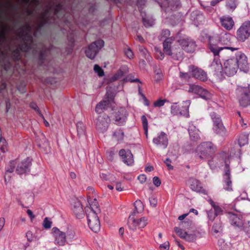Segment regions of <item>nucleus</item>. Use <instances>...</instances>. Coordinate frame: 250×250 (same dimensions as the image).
<instances>
[{"label":"nucleus","instance_id":"1","mask_svg":"<svg viewBox=\"0 0 250 250\" xmlns=\"http://www.w3.org/2000/svg\"><path fill=\"white\" fill-rule=\"evenodd\" d=\"M176 39V37L171 36L170 38L165 40L163 43V51L166 55L171 56L173 59L178 60L183 57V52L178 45L173 44Z\"/></svg>","mask_w":250,"mask_h":250},{"label":"nucleus","instance_id":"2","mask_svg":"<svg viewBox=\"0 0 250 250\" xmlns=\"http://www.w3.org/2000/svg\"><path fill=\"white\" fill-rule=\"evenodd\" d=\"M237 99L241 106L245 107L250 105V84L238 85L236 89Z\"/></svg>","mask_w":250,"mask_h":250},{"label":"nucleus","instance_id":"3","mask_svg":"<svg viewBox=\"0 0 250 250\" xmlns=\"http://www.w3.org/2000/svg\"><path fill=\"white\" fill-rule=\"evenodd\" d=\"M216 151L215 146L209 142L201 144L196 148L197 155L201 159L211 158Z\"/></svg>","mask_w":250,"mask_h":250},{"label":"nucleus","instance_id":"4","mask_svg":"<svg viewBox=\"0 0 250 250\" xmlns=\"http://www.w3.org/2000/svg\"><path fill=\"white\" fill-rule=\"evenodd\" d=\"M11 166H13V168L11 169H8L7 171L12 172L14 171V168L17 165L16 169V172L19 174H22L26 172L28 168L31 165V161L29 158H27L25 160L20 161L19 160H16L10 162Z\"/></svg>","mask_w":250,"mask_h":250},{"label":"nucleus","instance_id":"5","mask_svg":"<svg viewBox=\"0 0 250 250\" xmlns=\"http://www.w3.org/2000/svg\"><path fill=\"white\" fill-rule=\"evenodd\" d=\"M250 36V21L244 22L236 32V38L239 42H244Z\"/></svg>","mask_w":250,"mask_h":250},{"label":"nucleus","instance_id":"6","mask_svg":"<svg viewBox=\"0 0 250 250\" xmlns=\"http://www.w3.org/2000/svg\"><path fill=\"white\" fill-rule=\"evenodd\" d=\"M104 45V42L103 40H98L92 42L85 51L86 56L90 59H93Z\"/></svg>","mask_w":250,"mask_h":250},{"label":"nucleus","instance_id":"7","mask_svg":"<svg viewBox=\"0 0 250 250\" xmlns=\"http://www.w3.org/2000/svg\"><path fill=\"white\" fill-rule=\"evenodd\" d=\"M237 69V62L234 58L228 59L224 62L223 71L227 76H233Z\"/></svg>","mask_w":250,"mask_h":250},{"label":"nucleus","instance_id":"8","mask_svg":"<svg viewBox=\"0 0 250 250\" xmlns=\"http://www.w3.org/2000/svg\"><path fill=\"white\" fill-rule=\"evenodd\" d=\"M176 42L179 43L182 48V50H185L187 53L193 52L196 47L195 42L189 38H183L178 39Z\"/></svg>","mask_w":250,"mask_h":250},{"label":"nucleus","instance_id":"9","mask_svg":"<svg viewBox=\"0 0 250 250\" xmlns=\"http://www.w3.org/2000/svg\"><path fill=\"white\" fill-rule=\"evenodd\" d=\"M230 224L235 229L243 230L250 238V220H230Z\"/></svg>","mask_w":250,"mask_h":250},{"label":"nucleus","instance_id":"10","mask_svg":"<svg viewBox=\"0 0 250 250\" xmlns=\"http://www.w3.org/2000/svg\"><path fill=\"white\" fill-rule=\"evenodd\" d=\"M215 42L216 39L213 37H210L209 38L208 47L210 51L213 53L214 56H218L219 55L220 52L224 49L230 50L231 51L238 50V48L228 46L222 47H218L216 44Z\"/></svg>","mask_w":250,"mask_h":250},{"label":"nucleus","instance_id":"11","mask_svg":"<svg viewBox=\"0 0 250 250\" xmlns=\"http://www.w3.org/2000/svg\"><path fill=\"white\" fill-rule=\"evenodd\" d=\"M153 143L158 147L166 149L168 144V139L166 133L161 132L153 139Z\"/></svg>","mask_w":250,"mask_h":250},{"label":"nucleus","instance_id":"12","mask_svg":"<svg viewBox=\"0 0 250 250\" xmlns=\"http://www.w3.org/2000/svg\"><path fill=\"white\" fill-rule=\"evenodd\" d=\"M188 92L197 94L206 100L209 99L211 97L210 94L207 90L194 84L189 85Z\"/></svg>","mask_w":250,"mask_h":250},{"label":"nucleus","instance_id":"13","mask_svg":"<svg viewBox=\"0 0 250 250\" xmlns=\"http://www.w3.org/2000/svg\"><path fill=\"white\" fill-rule=\"evenodd\" d=\"M178 227H175L180 231V232L183 233L184 231L191 232L195 231V226L191 220H180Z\"/></svg>","mask_w":250,"mask_h":250},{"label":"nucleus","instance_id":"14","mask_svg":"<svg viewBox=\"0 0 250 250\" xmlns=\"http://www.w3.org/2000/svg\"><path fill=\"white\" fill-rule=\"evenodd\" d=\"M237 62V68L245 72H247L249 70V63L248 61V58L246 55L244 53L240 54L237 56L236 59H235Z\"/></svg>","mask_w":250,"mask_h":250},{"label":"nucleus","instance_id":"15","mask_svg":"<svg viewBox=\"0 0 250 250\" xmlns=\"http://www.w3.org/2000/svg\"><path fill=\"white\" fill-rule=\"evenodd\" d=\"M189 69L191 74L195 79L203 82L208 80L207 73L202 69L195 66H190Z\"/></svg>","mask_w":250,"mask_h":250},{"label":"nucleus","instance_id":"16","mask_svg":"<svg viewBox=\"0 0 250 250\" xmlns=\"http://www.w3.org/2000/svg\"><path fill=\"white\" fill-rule=\"evenodd\" d=\"M119 155L126 165L130 166L134 164L133 156L130 150L121 149Z\"/></svg>","mask_w":250,"mask_h":250},{"label":"nucleus","instance_id":"17","mask_svg":"<svg viewBox=\"0 0 250 250\" xmlns=\"http://www.w3.org/2000/svg\"><path fill=\"white\" fill-rule=\"evenodd\" d=\"M211 118L213 122V128L214 131L217 134H224L226 132V129L223 125L221 119L214 114L211 115Z\"/></svg>","mask_w":250,"mask_h":250},{"label":"nucleus","instance_id":"18","mask_svg":"<svg viewBox=\"0 0 250 250\" xmlns=\"http://www.w3.org/2000/svg\"><path fill=\"white\" fill-rule=\"evenodd\" d=\"M106 97V100L100 102L96 106L95 111L98 114L102 113L104 110L106 109L108 105L111 103L114 102V97L112 96L109 97V95L107 93Z\"/></svg>","mask_w":250,"mask_h":250},{"label":"nucleus","instance_id":"19","mask_svg":"<svg viewBox=\"0 0 250 250\" xmlns=\"http://www.w3.org/2000/svg\"><path fill=\"white\" fill-rule=\"evenodd\" d=\"M52 232L55 238L56 242L59 245L63 246L66 242L65 233L61 231L57 228L54 227L52 229Z\"/></svg>","mask_w":250,"mask_h":250},{"label":"nucleus","instance_id":"20","mask_svg":"<svg viewBox=\"0 0 250 250\" xmlns=\"http://www.w3.org/2000/svg\"><path fill=\"white\" fill-rule=\"evenodd\" d=\"M147 220H128L127 225L129 229L134 230L145 227L147 224Z\"/></svg>","mask_w":250,"mask_h":250},{"label":"nucleus","instance_id":"21","mask_svg":"<svg viewBox=\"0 0 250 250\" xmlns=\"http://www.w3.org/2000/svg\"><path fill=\"white\" fill-rule=\"evenodd\" d=\"M220 21L222 26L227 30H230L234 26V21L229 16H223L220 19Z\"/></svg>","mask_w":250,"mask_h":250},{"label":"nucleus","instance_id":"22","mask_svg":"<svg viewBox=\"0 0 250 250\" xmlns=\"http://www.w3.org/2000/svg\"><path fill=\"white\" fill-rule=\"evenodd\" d=\"M127 113L125 109L121 108L116 113L115 116V124L117 125H123L125 121Z\"/></svg>","mask_w":250,"mask_h":250},{"label":"nucleus","instance_id":"23","mask_svg":"<svg viewBox=\"0 0 250 250\" xmlns=\"http://www.w3.org/2000/svg\"><path fill=\"white\" fill-rule=\"evenodd\" d=\"M174 231L181 238L185 240L186 241L192 242L196 239V236L194 233H188V231H184L183 233L180 232L179 229L174 228Z\"/></svg>","mask_w":250,"mask_h":250},{"label":"nucleus","instance_id":"24","mask_svg":"<svg viewBox=\"0 0 250 250\" xmlns=\"http://www.w3.org/2000/svg\"><path fill=\"white\" fill-rule=\"evenodd\" d=\"M134 210L129 216V219H133L137 216V214L141 213L144 210V205L141 200H137L134 203Z\"/></svg>","mask_w":250,"mask_h":250},{"label":"nucleus","instance_id":"25","mask_svg":"<svg viewBox=\"0 0 250 250\" xmlns=\"http://www.w3.org/2000/svg\"><path fill=\"white\" fill-rule=\"evenodd\" d=\"M188 184L191 189L196 192H200L202 189L201 182L197 179L190 178L188 180Z\"/></svg>","mask_w":250,"mask_h":250},{"label":"nucleus","instance_id":"26","mask_svg":"<svg viewBox=\"0 0 250 250\" xmlns=\"http://www.w3.org/2000/svg\"><path fill=\"white\" fill-rule=\"evenodd\" d=\"M233 38L232 35L229 33H222L220 35L218 42L224 45H229Z\"/></svg>","mask_w":250,"mask_h":250},{"label":"nucleus","instance_id":"27","mask_svg":"<svg viewBox=\"0 0 250 250\" xmlns=\"http://www.w3.org/2000/svg\"><path fill=\"white\" fill-rule=\"evenodd\" d=\"M110 123V119L108 116L99 117L96 123V126L99 129L104 128L105 129L107 127Z\"/></svg>","mask_w":250,"mask_h":250},{"label":"nucleus","instance_id":"28","mask_svg":"<svg viewBox=\"0 0 250 250\" xmlns=\"http://www.w3.org/2000/svg\"><path fill=\"white\" fill-rule=\"evenodd\" d=\"M212 231L214 235H217V236L222 233L223 226L220 220H216L214 222L212 227Z\"/></svg>","mask_w":250,"mask_h":250},{"label":"nucleus","instance_id":"29","mask_svg":"<svg viewBox=\"0 0 250 250\" xmlns=\"http://www.w3.org/2000/svg\"><path fill=\"white\" fill-rule=\"evenodd\" d=\"M88 225L91 230L97 232L100 230L101 225L100 220H87Z\"/></svg>","mask_w":250,"mask_h":250},{"label":"nucleus","instance_id":"30","mask_svg":"<svg viewBox=\"0 0 250 250\" xmlns=\"http://www.w3.org/2000/svg\"><path fill=\"white\" fill-rule=\"evenodd\" d=\"M73 211L76 214H79L83 212L82 205L80 201L78 199L74 200L73 204Z\"/></svg>","mask_w":250,"mask_h":250},{"label":"nucleus","instance_id":"31","mask_svg":"<svg viewBox=\"0 0 250 250\" xmlns=\"http://www.w3.org/2000/svg\"><path fill=\"white\" fill-rule=\"evenodd\" d=\"M85 212L87 219H96L98 218V214L100 212L88 207L85 208Z\"/></svg>","mask_w":250,"mask_h":250},{"label":"nucleus","instance_id":"32","mask_svg":"<svg viewBox=\"0 0 250 250\" xmlns=\"http://www.w3.org/2000/svg\"><path fill=\"white\" fill-rule=\"evenodd\" d=\"M21 36L23 39L26 41V44L25 47L22 46L21 49L24 51H27L28 49L30 48L31 44L33 42L32 37L30 35H29L28 33H27L24 37L22 35H21Z\"/></svg>","mask_w":250,"mask_h":250},{"label":"nucleus","instance_id":"33","mask_svg":"<svg viewBox=\"0 0 250 250\" xmlns=\"http://www.w3.org/2000/svg\"><path fill=\"white\" fill-rule=\"evenodd\" d=\"M188 132L190 137L192 140L196 141L200 138L199 130L194 126H190L188 129Z\"/></svg>","mask_w":250,"mask_h":250},{"label":"nucleus","instance_id":"34","mask_svg":"<svg viewBox=\"0 0 250 250\" xmlns=\"http://www.w3.org/2000/svg\"><path fill=\"white\" fill-rule=\"evenodd\" d=\"M88 202L89 206L87 207H90L93 209H96V211H100L99 203L96 198H93L88 196Z\"/></svg>","mask_w":250,"mask_h":250},{"label":"nucleus","instance_id":"35","mask_svg":"<svg viewBox=\"0 0 250 250\" xmlns=\"http://www.w3.org/2000/svg\"><path fill=\"white\" fill-rule=\"evenodd\" d=\"M77 128L78 135L79 137L85 135V127L84 124L82 122H78L77 124Z\"/></svg>","mask_w":250,"mask_h":250},{"label":"nucleus","instance_id":"36","mask_svg":"<svg viewBox=\"0 0 250 250\" xmlns=\"http://www.w3.org/2000/svg\"><path fill=\"white\" fill-rule=\"evenodd\" d=\"M218 244L219 250H232L230 244H227L223 240H219Z\"/></svg>","mask_w":250,"mask_h":250},{"label":"nucleus","instance_id":"37","mask_svg":"<svg viewBox=\"0 0 250 250\" xmlns=\"http://www.w3.org/2000/svg\"><path fill=\"white\" fill-rule=\"evenodd\" d=\"M226 6L229 11H234L237 6L236 0H228L226 4Z\"/></svg>","mask_w":250,"mask_h":250},{"label":"nucleus","instance_id":"38","mask_svg":"<svg viewBox=\"0 0 250 250\" xmlns=\"http://www.w3.org/2000/svg\"><path fill=\"white\" fill-rule=\"evenodd\" d=\"M209 202L211 206L213 208L215 212V214L216 216L218 215L221 214L222 213L223 210L220 206L216 205L215 202L211 199L209 200Z\"/></svg>","mask_w":250,"mask_h":250},{"label":"nucleus","instance_id":"39","mask_svg":"<svg viewBox=\"0 0 250 250\" xmlns=\"http://www.w3.org/2000/svg\"><path fill=\"white\" fill-rule=\"evenodd\" d=\"M142 125L145 131V134L146 138L148 137V121L145 115L141 117Z\"/></svg>","mask_w":250,"mask_h":250},{"label":"nucleus","instance_id":"40","mask_svg":"<svg viewBox=\"0 0 250 250\" xmlns=\"http://www.w3.org/2000/svg\"><path fill=\"white\" fill-rule=\"evenodd\" d=\"M238 144L240 146H244L248 144V137L247 135L241 134L239 136L238 140Z\"/></svg>","mask_w":250,"mask_h":250},{"label":"nucleus","instance_id":"41","mask_svg":"<svg viewBox=\"0 0 250 250\" xmlns=\"http://www.w3.org/2000/svg\"><path fill=\"white\" fill-rule=\"evenodd\" d=\"M125 73L121 69L118 70L117 72L110 78V81L114 82L120 79L124 75Z\"/></svg>","mask_w":250,"mask_h":250},{"label":"nucleus","instance_id":"42","mask_svg":"<svg viewBox=\"0 0 250 250\" xmlns=\"http://www.w3.org/2000/svg\"><path fill=\"white\" fill-rule=\"evenodd\" d=\"M113 136L117 141H121L124 139V133L122 130H117L114 133Z\"/></svg>","mask_w":250,"mask_h":250},{"label":"nucleus","instance_id":"43","mask_svg":"<svg viewBox=\"0 0 250 250\" xmlns=\"http://www.w3.org/2000/svg\"><path fill=\"white\" fill-rule=\"evenodd\" d=\"M154 50L155 58L161 60H163L165 57L164 53L158 47H155Z\"/></svg>","mask_w":250,"mask_h":250},{"label":"nucleus","instance_id":"44","mask_svg":"<svg viewBox=\"0 0 250 250\" xmlns=\"http://www.w3.org/2000/svg\"><path fill=\"white\" fill-rule=\"evenodd\" d=\"M0 149L3 152H5L7 150V144L5 140L1 138L0 139Z\"/></svg>","mask_w":250,"mask_h":250},{"label":"nucleus","instance_id":"45","mask_svg":"<svg viewBox=\"0 0 250 250\" xmlns=\"http://www.w3.org/2000/svg\"><path fill=\"white\" fill-rule=\"evenodd\" d=\"M94 70L97 73L99 76L102 77L104 75V72L103 69L98 64H95L94 66Z\"/></svg>","mask_w":250,"mask_h":250},{"label":"nucleus","instance_id":"46","mask_svg":"<svg viewBox=\"0 0 250 250\" xmlns=\"http://www.w3.org/2000/svg\"><path fill=\"white\" fill-rule=\"evenodd\" d=\"M170 35V32L168 29H164L163 30L161 33L160 37L161 38L165 39V40L167 39L168 38H170L169 36Z\"/></svg>","mask_w":250,"mask_h":250},{"label":"nucleus","instance_id":"47","mask_svg":"<svg viewBox=\"0 0 250 250\" xmlns=\"http://www.w3.org/2000/svg\"><path fill=\"white\" fill-rule=\"evenodd\" d=\"M7 31V27L5 25H1L0 30V38L5 39Z\"/></svg>","mask_w":250,"mask_h":250},{"label":"nucleus","instance_id":"48","mask_svg":"<svg viewBox=\"0 0 250 250\" xmlns=\"http://www.w3.org/2000/svg\"><path fill=\"white\" fill-rule=\"evenodd\" d=\"M166 100L159 99L155 101L154 104V106L155 107H161L163 106L165 103L166 102Z\"/></svg>","mask_w":250,"mask_h":250},{"label":"nucleus","instance_id":"49","mask_svg":"<svg viewBox=\"0 0 250 250\" xmlns=\"http://www.w3.org/2000/svg\"><path fill=\"white\" fill-rule=\"evenodd\" d=\"M125 54L129 59H133L134 58V54L132 50L130 48H127L124 51Z\"/></svg>","mask_w":250,"mask_h":250},{"label":"nucleus","instance_id":"50","mask_svg":"<svg viewBox=\"0 0 250 250\" xmlns=\"http://www.w3.org/2000/svg\"><path fill=\"white\" fill-rule=\"evenodd\" d=\"M226 187L225 189L228 191H231L232 190V183L230 179H227L225 181Z\"/></svg>","mask_w":250,"mask_h":250},{"label":"nucleus","instance_id":"51","mask_svg":"<svg viewBox=\"0 0 250 250\" xmlns=\"http://www.w3.org/2000/svg\"><path fill=\"white\" fill-rule=\"evenodd\" d=\"M22 1L26 4H28L30 2L31 5H33L34 6H36L39 3L38 0H22Z\"/></svg>","mask_w":250,"mask_h":250},{"label":"nucleus","instance_id":"52","mask_svg":"<svg viewBox=\"0 0 250 250\" xmlns=\"http://www.w3.org/2000/svg\"><path fill=\"white\" fill-rule=\"evenodd\" d=\"M42 224L45 229H49L51 227L52 222L50 220H44Z\"/></svg>","mask_w":250,"mask_h":250},{"label":"nucleus","instance_id":"53","mask_svg":"<svg viewBox=\"0 0 250 250\" xmlns=\"http://www.w3.org/2000/svg\"><path fill=\"white\" fill-rule=\"evenodd\" d=\"M160 248L162 250H168L169 249V243L168 241L165 242L160 246Z\"/></svg>","mask_w":250,"mask_h":250},{"label":"nucleus","instance_id":"54","mask_svg":"<svg viewBox=\"0 0 250 250\" xmlns=\"http://www.w3.org/2000/svg\"><path fill=\"white\" fill-rule=\"evenodd\" d=\"M153 182L155 186L156 187H159L160 186L161 184V181L160 179L158 177H154L153 179Z\"/></svg>","mask_w":250,"mask_h":250},{"label":"nucleus","instance_id":"55","mask_svg":"<svg viewBox=\"0 0 250 250\" xmlns=\"http://www.w3.org/2000/svg\"><path fill=\"white\" fill-rule=\"evenodd\" d=\"M131 76H128L125 80H124V81H126V82H130L131 83H133V82H139L140 83H141V82L140 81L139 79H133V78H131Z\"/></svg>","mask_w":250,"mask_h":250},{"label":"nucleus","instance_id":"56","mask_svg":"<svg viewBox=\"0 0 250 250\" xmlns=\"http://www.w3.org/2000/svg\"><path fill=\"white\" fill-rule=\"evenodd\" d=\"M27 239L29 242H31L33 240V236L31 231H28L26 234Z\"/></svg>","mask_w":250,"mask_h":250},{"label":"nucleus","instance_id":"57","mask_svg":"<svg viewBox=\"0 0 250 250\" xmlns=\"http://www.w3.org/2000/svg\"><path fill=\"white\" fill-rule=\"evenodd\" d=\"M171 161L169 159H167L165 161V163L166 165V166L167 167V168L169 170L173 169V167L170 164Z\"/></svg>","mask_w":250,"mask_h":250},{"label":"nucleus","instance_id":"58","mask_svg":"<svg viewBox=\"0 0 250 250\" xmlns=\"http://www.w3.org/2000/svg\"><path fill=\"white\" fill-rule=\"evenodd\" d=\"M115 188L118 191H122L124 189V188L122 187V185L120 182H117L116 183Z\"/></svg>","mask_w":250,"mask_h":250},{"label":"nucleus","instance_id":"59","mask_svg":"<svg viewBox=\"0 0 250 250\" xmlns=\"http://www.w3.org/2000/svg\"><path fill=\"white\" fill-rule=\"evenodd\" d=\"M138 179L141 183H143L146 181V177L145 175L142 174L138 176Z\"/></svg>","mask_w":250,"mask_h":250},{"label":"nucleus","instance_id":"60","mask_svg":"<svg viewBox=\"0 0 250 250\" xmlns=\"http://www.w3.org/2000/svg\"><path fill=\"white\" fill-rule=\"evenodd\" d=\"M149 202L150 204L153 206H156L157 204V200L154 197H151L149 198Z\"/></svg>","mask_w":250,"mask_h":250},{"label":"nucleus","instance_id":"61","mask_svg":"<svg viewBox=\"0 0 250 250\" xmlns=\"http://www.w3.org/2000/svg\"><path fill=\"white\" fill-rule=\"evenodd\" d=\"M144 25L146 27H149L152 25V23H150L149 21L145 19L143 20Z\"/></svg>","mask_w":250,"mask_h":250},{"label":"nucleus","instance_id":"62","mask_svg":"<svg viewBox=\"0 0 250 250\" xmlns=\"http://www.w3.org/2000/svg\"><path fill=\"white\" fill-rule=\"evenodd\" d=\"M124 230L125 229L123 227H121L119 230V234L122 238H124Z\"/></svg>","mask_w":250,"mask_h":250},{"label":"nucleus","instance_id":"63","mask_svg":"<svg viewBox=\"0 0 250 250\" xmlns=\"http://www.w3.org/2000/svg\"><path fill=\"white\" fill-rule=\"evenodd\" d=\"M30 107L34 109V110H38V106L37 105V104L34 103H32L30 104Z\"/></svg>","mask_w":250,"mask_h":250},{"label":"nucleus","instance_id":"64","mask_svg":"<svg viewBox=\"0 0 250 250\" xmlns=\"http://www.w3.org/2000/svg\"><path fill=\"white\" fill-rule=\"evenodd\" d=\"M27 213L29 215V217H30L31 219H33L35 217L32 211L30 209H27Z\"/></svg>","mask_w":250,"mask_h":250}]
</instances>
